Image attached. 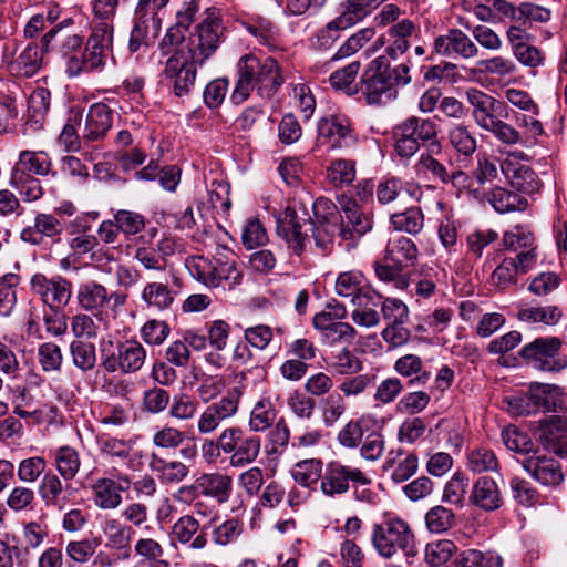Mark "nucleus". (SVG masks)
Masks as SVG:
<instances>
[{"mask_svg":"<svg viewBox=\"0 0 567 567\" xmlns=\"http://www.w3.org/2000/svg\"><path fill=\"white\" fill-rule=\"evenodd\" d=\"M284 82L281 68L276 59L245 54L237 62V81L230 101L235 105L243 104L252 91L261 99H270Z\"/></svg>","mask_w":567,"mask_h":567,"instance_id":"1","label":"nucleus"},{"mask_svg":"<svg viewBox=\"0 0 567 567\" xmlns=\"http://www.w3.org/2000/svg\"><path fill=\"white\" fill-rule=\"evenodd\" d=\"M474 123L483 131L491 133L499 143L508 146L522 143L520 132L505 122L507 106L503 101L476 89L465 91Z\"/></svg>","mask_w":567,"mask_h":567,"instance_id":"2","label":"nucleus"},{"mask_svg":"<svg viewBox=\"0 0 567 567\" xmlns=\"http://www.w3.org/2000/svg\"><path fill=\"white\" fill-rule=\"evenodd\" d=\"M234 252L225 246L217 247L214 259L203 256L187 261L190 275L207 287L217 288L224 284L231 289L240 284L243 274L233 259Z\"/></svg>","mask_w":567,"mask_h":567,"instance_id":"3","label":"nucleus"},{"mask_svg":"<svg viewBox=\"0 0 567 567\" xmlns=\"http://www.w3.org/2000/svg\"><path fill=\"white\" fill-rule=\"evenodd\" d=\"M371 543L379 556L390 559L399 553L414 557L415 537L409 524L401 518H389L381 524H374L371 532Z\"/></svg>","mask_w":567,"mask_h":567,"instance_id":"4","label":"nucleus"},{"mask_svg":"<svg viewBox=\"0 0 567 567\" xmlns=\"http://www.w3.org/2000/svg\"><path fill=\"white\" fill-rule=\"evenodd\" d=\"M223 32L224 27L219 19V11L210 10L197 25L195 32L190 33L187 39L184 38L177 50H185L192 60L204 63L216 52Z\"/></svg>","mask_w":567,"mask_h":567,"instance_id":"5","label":"nucleus"},{"mask_svg":"<svg viewBox=\"0 0 567 567\" xmlns=\"http://www.w3.org/2000/svg\"><path fill=\"white\" fill-rule=\"evenodd\" d=\"M30 290L49 310H59L69 306L73 285L62 275L49 277L37 272L30 279Z\"/></svg>","mask_w":567,"mask_h":567,"instance_id":"6","label":"nucleus"},{"mask_svg":"<svg viewBox=\"0 0 567 567\" xmlns=\"http://www.w3.org/2000/svg\"><path fill=\"white\" fill-rule=\"evenodd\" d=\"M353 485L365 486L372 483V478L359 467L346 465L340 461H331L326 464L320 482V491L328 497L346 494Z\"/></svg>","mask_w":567,"mask_h":567,"instance_id":"7","label":"nucleus"},{"mask_svg":"<svg viewBox=\"0 0 567 567\" xmlns=\"http://www.w3.org/2000/svg\"><path fill=\"white\" fill-rule=\"evenodd\" d=\"M312 210V237L317 247L328 252L332 249L336 237H340L341 214L330 199L323 197L315 200Z\"/></svg>","mask_w":567,"mask_h":567,"instance_id":"8","label":"nucleus"},{"mask_svg":"<svg viewBox=\"0 0 567 567\" xmlns=\"http://www.w3.org/2000/svg\"><path fill=\"white\" fill-rule=\"evenodd\" d=\"M561 341L557 337L536 338L525 344L520 357L535 369L547 372H559L567 367V359L559 354Z\"/></svg>","mask_w":567,"mask_h":567,"instance_id":"9","label":"nucleus"},{"mask_svg":"<svg viewBox=\"0 0 567 567\" xmlns=\"http://www.w3.org/2000/svg\"><path fill=\"white\" fill-rule=\"evenodd\" d=\"M388 56L380 55L372 60L362 75V92L368 104H386L396 99L394 89L386 74Z\"/></svg>","mask_w":567,"mask_h":567,"instance_id":"10","label":"nucleus"},{"mask_svg":"<svg viewBox=\"0 0 567 567\" xmlns=\"http://www.w3.org/2000/svg\"><path fill=\"white\" fill-rule=\"evenodd\" d=\"M339 204L342 220V223H340V238L346 244V249L350 250L372 229L373 221L355 200L349 197H342Z\"/></svg>","mask_w":567,"mask_h":567,"instance_id":"11","label":"nucleus"},{"mask_svg":"<svg viewBox=\"0 0 567 567\" xmlns=\"http://www.w3.org/2000/svg\"><path fill=\"white\" fill-rule=\"evenodd\" d=\"M101 358L102 367L110 373L118 370L123 373H135L145 363L146 350L140 341L128 339L117 343L116 353L105 354L102 349Z\"/></svg>","mask_w":567,"mask_h":567,"instance_id":"12","label":"nucleus"},{"mask_svg":"<svg viewBox=\"0 0 567 567\" xmlns=\"http://www.w3.org/2000/svg\"><path fill=\"white\" fill-rule=\"evenodd\" d=\"M239 396L240 392L234 389L219 400L208 404L197 417V432L200 435L212 434L224 422L234 417L239 409Z\"/></svg>","mask_w":567,"mask_h":567,"instance_id":"13","label":"nucleus"},{"mask_svg":"<svg viewBox=\"0 0 567 567\" xmlns=\"http://www.w3.org/2000/svg\"><path fill=\"white\" fill-rule=\"evenodd\" d=\"M198 64L200 63L192 60L185 50H176L166 60L164 74L167 79L174 80L175 95L181 97L189 93L195 85Z\"/></svg>","mask_w":567,"mask_h":567,"instance_id":"14","label":"nucleus"},{"mask_svg":"<svg viewBox=\"0 0 567 567\" xmlns=\"http://www.w3.org/2000/svg\"><path fill=\"white\" fill-rule=\"evenodd\" d=\"M210 10L217 9L207 6L205 0L184 1L176 11L175 24L167 30L162 43L164 45H178L184 40L189 25L198 19L203 20Z\"/></svg>","mask_w":567,"mask_h":567,"instance_id":"15","label":"nucleus"},{"mask_svg":"<svg viewBox=\"0 0 567 567\" xmlns=\"http://www.w3.org/2000/svg\"><path fill=\"white\" fill-rule=\"evenodd\" d=\"M306 210L288 206L277 220V233L287 243L288 247L300 255L307 240L302 227L307 224Z\"/></svg>","mask_w":567,"mask_h":567,"instance_id":"16","label":"nucleus"},{"mask_svg":"<svg viewBox=\"0 0 567 567\" xmlns=\"http://www.w3.org/2000/svg\"><path fill=\"white\" fill-rule=\"evenodd\" d=\"M131 478L126 474L112 477H99L91 486L92 499L96 507L101 509H115L122 502V494L128 489Z\"/></svg>","mask_w":567,"mask_h":567,"instance_id":"17","label":"nucleus"},{"mask_svg":"<svg viewBox=\"0 0 567 567\" xmlns=\"http://www.w3.org/2000/svg\"><path fill=\"white\" fill-rule=\"evenodd\" d=\"M522 466L543 486L556 487L564 482L560 463L546 454L535 452L522 461Z\"/></svg>","mask_w":567,"mask_h":567,"instance_id":"18","label":"nucleus"},{"mask_svg":"<svg viewBox=\"0 0 567 567\" xmlns=\"http://www.w3.org/2000/svg\"><path fill=\"white\" fill-rule=\"evenodd\" d=\"M538 442L559 457H567V415H554L539 421Z\"/></svg>","mask_w":567,"mask_h":567,"instance_id":"19","label":"nucleus"},{"mask_svg":"<svg viewBox=\"0 0 567 567\" xmlns=\"http://www.w3.org/2000/svg\"><path fill=\"white\" fill-rule=\"evenodd\" d=\"M334 290L339 297L350 299L353 306H367L378 298L374 289L363 286V274L358 270L339 274Z\"/></svg>","mask_w":567,"mask_h":567,"instance_id":"20","label":"nucleus"},{"mask_svg":"<svg viewBox=\"0 0 567 567\" xmlns=\"http://www.w3.org/2000/svg\"><path fill=\"white\" fill-rule=\"evenodd\" d=\"M73 25L72 18H65L53 25L41 39L42 50L58 49L63 56H72L71 54L80 49L83 42L82 37L72 32Z\"/></svg>","mask_w":567,"mask_h":567,"instance_id":"21","label":"nucleus"},{"mask_svg":"<svg viewBox=\"0 0 567 567\" xmlns=\"http://www.w3.org/2000/svg\"><path fill=\"white\" fill-rule=\"evenodd\" d=\"M38 494L47 507L64 511L74 494V488L58 474L47 472L40 481Z\"/></svg>","mask_w":567,"mask_h":567,"instance_id":"22","label":"nucleus"},{"mask_svg":"<svg viewBox=\"0 0 567 567\" xmlns=\"http://www.w3.org/2000/svg\"><path fill=\"white\" fill-rule=\"evenodd\" d=\"M207 525L200 527L199 522L190 514L181 516L172 526L173 538L192 550H203L208 545Z\"/></svg>","mask_w":567,"mask_h":567,"instance_id":"23","label":"nucleus"},{"mask_svg":"<svg viewBox=\"0 0 567 567\" xmlns=\"http://www.w3.org/2000/svg\"><path fill=\"white\" fill-rule=\"evenodd\" d=\"M318 140L332 148H341L353 143L354 137L348 117L331 115L318 123Z\"/></svg>","mask_w":567,"mask_h":567,"instance_id":"24","label":"nucleus"},{"mask_svg":"<svg viewBox=\"0 0 567 567\" xmlns=\"http://www.w3.org/2000/svg\"><path fill=\"white\" fill-rule=\"evenodd\" d=\"M434 51L444 56L471 59L478 54L477 45L460 29H451L434 40Z\"/></svg>","mask_w":567,"mask_h":567,"instance_id":"25","label":"nucleus"},{"mask_svg":"<svg viewBox=\"0 0 567 567\" xmlns=\"http://www.w3.org/2000/svg\"><path fill=\"white\" fill-rule=\"evenodd\" d=\"M64 224L52 214L40 213L34 217L33 225L22 229L20 238L31 245H41L45 238L59 240Z\"/></svg>","mask_w":567,"mask_h":567,"instance_id":"26","label":"nucleus"},{"mask_svg":"<svg viewBox=\"0 0 567 567\" xmlns=\"http://www.w3.org/2000/svg\"><path fill=\"white\" fill-rule=\"evenodd\" d=\"M161 30L162 19L158 13L135 11V22L128 42L130 51L137 52L142 47H148L159 35Z\"/></svg>","mask_w":567,"mask_h":567,"instance_id":"27","label":"nucleus"},{"mask_svg":"<svg viewBox=\"0 0 567 567\" xmlns=\"http://www.w3.org/2000/svg\"><path fill=\"white\" fill-rule=\"evenodd\" d=\"M106 287L96 280H87L79 285L75 299L76 303L85 312H91L100 322L104 320L102 312L105 309Z\"/></svg>","mask_w":567,"mask_h":567,"instance_id":"28","label":"nucleus"},{"mask_svg":"<svg viewBox=\"0 0 567 567\" xmlns=\"http://www.w3.org/2000/svg\"><path fill=\"white\" fill-rule=\"evenodd\" d=\"M112 123L113 112L106 104H92L85 117L82 138L85 142L102 140L111 128Z\"/></svg>","mask_w":567,"mask_h":567,"instance_id":"29","label":"nucleus"},{"mask_svg":"<svg viewBox=\"0 0 567 567\" xmlns=\"http://www.w3.org/2000/svg\"><path fill=\"white\" fill-rule=\"evenodd\" d=\"M419 468V458L412 452H405L402 449L389 451L382 465L384 472L391 471V480L396 483H403L411 478Z\"/></svg>","mask_w":567,"mask_h":567,"instance_id":"30","label":"nucleus"},{"mask_svg":"<svg viewBox=\"0 0 567 567\" xmlns=\"http://www.w3.org/2000/svg\"><path fill=\"white\" fill-rule=\"evenodd\" d=\"M111 52L99 47L85 44L81 56H70L66 61V72L70 76H78L83 72H102Z\"/></svg>","mask_w":567,"mask_h":567,"instance_id":"31","label":"nucleus"},{"mask_svg":"<svg viewBox=\"0 0 567 567\" xmlns=\"http://www.w3.org/2000/svg\"><path fill=\"white\" fill-rule=\"evenodd\" d=\"M470 503L485 512L498 509L503 505V496L497 483L488 476L477 478L472 487Z\"/></svg>","mask_w":567,"mask_h":567,"instance_id":"32","label":"nucleus"},{"mask_svg":"<svg viewBox=\"0 0 567 567\" xmlns=\"http://www.w3.org/2000/svg\"><path fill=\"white\" fill-rule=\"evenodd\" d=\"M148 467L156 475L163 485H177L189 475L190 468L178 460L167 461L155 453H152Z\"/></svg>","mask_w":567,"mask_h":567,"instance_id":"33","label":"nucleus"},{"mask_svg":"<svg viewBox=\"0 0 567 567\" xmlns=\"http://www.w3.org/2000/svg\"><path fill=\"white\" fill-rule=\"evenodd\" d=\"M52 168V159L48 152L24 150L19 153L18 161L11 171L44 177L55 175Z\"/></svg>","mask_w":567,"mask_h":567,"instance_id":"34","label":"nucleus"},{"mask_svg":"<svg viewBox=\"0 0 567 567\" xmlns=\"http://www.w3.org/2000/svg\"><path fill=\"white\" fill-rule=\"evenodd\" d=\"M501 171L511 185L520 192L533 193L538 188L536 173L526 165L507 158L501 163Z\"/></svg>","mask_w":567,"mask_h":567,"instance_id":"35","label":"nucleus"},{"mask_svg":"<svg viewBox=\"0 0 567 567\" xmlns=\"http://www.w3.org/2000/svg\"><path fill=\"white\" fill-rule=\"evenodd\" d=\"M52 464L56 474L68 483L73 481L81 468V457L78 450L70 445H62L50 451Z\"/></svg>","mask_w":567,"mask_h":567,"instance_id":"36","label":"nucleus"},{"mask_svg":"<svg viewBox=\"0 0 567 567\" xmlns=\"http://www.w3.org/2000/svg\"><path fill=\"white\" fill-rule=\"evenodd\" d=\"M200 494L215 499L218 504L227 503L233 493V480L221 473H206L198 480Z\"/></svg>","mask_w":567,"mask_h":567,"instance_id":"37","label":"nucleus"},{"mask_svg":"<svg viewBox=\"0 0 567 567\" xmlns=\"http://www.w3.org/2000/svg\"><path fill=\"white\" fill-rule=\"evenodd\" d=\"M384 256H386V259L406 268L413 266L417 260L419 249L412 239L399 236L389 240Z\"/></svg>","mask_w":567,"mask_h":567,"instance_id":"38","label":"nucleus"},{"mask_svg":"<svg viewBox=\"0 0 567 567\" xmlns=\"http://www.w3.org/2000/svg\"><path fill=\"white\" fill-rule=\"evenodd\" d=\"M42 62V50L37 44H29L10 63V72L19 78H31L40 69Z\"/></svg>","mask_w":567,"mask_h":567,"instance_id":"39","label":"nucleus"},{"mask_svg":"<svg viewBox=\"0 0 567 567\" xmlns=\"http://www.w3.org/2000/svg\"><path fill=\"white\" fill-rule=\"evenodd\" d=\"M103 534L106 537L105 546L111 549H127L135 534L134 529L117 518H107L103 523Z\"/></svg>","mask_w":567,"mask_h":567,"instance_id":"40","label":"nucleus"},{"mask_svg":"<svg viewBox=\"0 0 567 567\" xmlns=\"http://www.w3.org/2000/svg\"><path fill=\"white\" fill-rule=\"evenodd\" d=\"M385 0H346L340 4L338 18L348 28L363 20Z\"/></svg>","mask_w":567,"mask_h":567,"instance_id":"41","label":"nucleus"},{"mask_svg":"<svg viewBox=\"0 0 567 567\" xmlns=\"http://www.w3.org/2000/svg\"><path fill=\"white\" fill-rule=\"evenodd\" d=\"M394 370L402 377L411 378L408 386L423 385L430 379V373L423 371V362L415 354H405L394 363Z\"/></svg>","mask_w":567,"mask_h":567,"instance_id":"42","label":"nucleus"},{"mask_svg":"<svg viewBox=\"0 0 567 567\" xmlns=\"http://www.w3.org/2000/svg\"><path fill=\"white\" fill-rule=\"evenodd\" d=\"M414 122H401L393 128V146L400 157H411L419 148L420 144L412 136L417 128Z\"/></svg>","mask_w":567,"mask_h":567,"instance_id":"43","label":"nucleus"},{"mask_svg":"<svg viewBox=\"0 0 567 567\" xmlns=\"http://www.w3.org/2000/svg\"><path fill=\"white\" fill-rule=\"evenodd\" d=\"M529 395L535 408L544 411H556L561 404V389L554 384L536 383L530 386Z\"/></svg>","mask_w":567,"mask_h":567,"instance_id":"44","label":"nucleus"},{"mask_svg":"<svg viewBox=\"0 0 567 567\" xmlns=\"http://www.w3.org/2000/svg\"><path fill=\"white\" fill-rule=\"evenodd\" d=\"M134 554L151 567H169V561L163 559L164 547L152 537H140L134 544Z\"/></svg>","mask_w":567,"mask_h":567,"instance_id":"45","label":"nucleus"},{"mask_svg":"<svg viewBox=\"0 0 567 567\" xmlns=\"http://www.w3.org/2000/svg\"><path fill=\"white\" fill-rule=\"evenodd\" d=\"M9 185L22 196L24 202H37L44 194L40 179L24 173L11 171Z\"/></svg>","mask_w":567,"mask_h":567,"instance_id":"46","label":"nucleus"},{"mask_svg":"<svg viewBox=\"0 0 567 567\" xmlns=\"http://www.w3.org/2000/svg\"><path fill=\"white\" fill-rule=\"evenodd\" d=\"M142 300L147 307L156 308L159 311L171 309L174 303V293L167 285L163 282H148L142 290Z\"/></svg>","mask_w":567,"mask_h":567,"instance_id":"47","label":"nucleus"},{"mask_svg":"<svg viewBox=\"0 0 567 567\" xmlns=\"http://www.w3.org/2000/svg\"><path fill=\"white\" fill-rule=\"evenodd\" d=\"M390 223L398 231L417 235L424 226V214L420 207H409L403 212L392 214Z\"/></svg>","mask_w":567,"mask_h":567,"instance_id":"48","label":"nucleus"},{"mask_svg":"<svg viewBox=\"0 0 567 567\" xmlns=\"http://www.w3.org/2000/svg\"><path fill=\"white\" fill-rule=\"evenodd\" d=\"M260 447V437L245 433L230 455V465L233 467H244L251 464L258 457Z\"/></svg>","mask_w":567,"mask_h":567,"instance_id":"49","label":"nucleus"},{"mask_svg":"<svg viewBox=\"0 0 567 567\" xmlns=\"http://www.w3.org/2000/svg\"><path fill=\"white\" fill-rule=\"evenodd\" d=\"M277 416L276 409L269 398L259 399L249 416V429L252 432H264L270 429Z\"/></svg>","mask_w":567,"mask_h":567,"instance_id":"50","label":"nucleus"},{"mask_svg":"<svg viewBox=\"0 0 567 567\" xmlns=\"http://www.w3.org/2000/svg\"><path fill=\"white\" fill-rule=\"evenodd\" d=\"M374 271L377 277L388 284H392L396 289L404 290L409 286V278L403 272L404 267L386 259V256L382 260L374 261Z\"/></svg>","mask_w":567,"mask_h":567,"instance_id":"51","label":"nucleus"},{"mask_svg":"<svg viewBox=\"0 0 567 567\" xmlns=\"http://www.w3.org/2000/svg\"><path fill=\"white\" fill-rule=\"evenodd\" d=\"M458 567H503L504 559L495 550L466 549L462 551L457 559Z\"/></svg>","mask_w":567,"mask_h":567,"instance_id":"52","label":"nucleus"},{"mask_svg":"<svg viewBox=\"0 0 567 567\" xmlns=\"http://www.w3.org/2000/svg\"><path fill=\"white\" fill-rule=\"evenodd\" d=\"M493 208L501 213L514 210H524L527 206V199L517 193H512L502 187H496L487 196Z\"/></svg>","mask_w":567,"mask_h":567,"instance_id":"53","label":"nucleus"},{"mask_svg":"<svg viewBox=\"0 0 567 567\" xmlns=\"http://www.w3.org/2000/svg\"><path fill=\"white\" fill-rule=\"evenodd\" d=\"M517 318L526 323H543L555 326L563 318V311L557 306L528 307L520 309Z\"/></svg>","mask_w":567,"mask_h":567,"instance_id":"54","label":"nucleus"},{"mask_svg":"<svg viewBox=\"0 0 567 567\" xmlns=\"http://www.w3.org/2000/svg\"><path fill=\"white\" fill-rule=\"evenodd\" d=\"M466 460L468 470L476 474L497 473L499 470V462L494 451L484 446L468 451Z\"/></svg>","mask_w":567,"mask_h":567,"instance_id":"55","label":"nucleus"},{"mask_svg":"<svg viewBox=\"0 0 567 567\" xmlns=\"http://www.w3.org/2000/svg\"><path fill=\"white\" fill-rule=\"evenodd\" d=\"M513 499L520 506L530 508L543 504L539 492L526 480L514 476L509 481Z\"/></svg>","mask_w":567,"mask_h":567,"instance_id":"56","label":"nucleus"},{"mask_svg":"<svg viewBox=\"0 0 567 567\" xmlns=\"http://www.w3.org/2000/svg\"><path fill=\"white\" fill-rule=\"evenodd\" d=\"M322 461L319 458H308L296 463L291 470L293 480L303 487H310L322 478Z\"/></svg>","mask_w":567,"mask_h":567,"instance_id":"57","label":"nucleus"},{"mask_svg":"<svg viewBox=\"0 0 567 567\" xmlns=\"http://www.w3.org/2000/svg\"><path fill=\"white\" fill-rule=\"evenodd\" d=\"M477 69L474 72L485 73L488 75L505 79L513 75L517 71L515 62L503 55H495L476 63Z\"/></svg>","mask_w":567,"mask_h":567,"instance_id":"58","label":"nucleus"},{"mask_svg":"<svg viewBox=\"0 0 567 567\" xmlns=\"http://www.w3.org/2000/svg\"><path fill=\"white\" fill-rule=\"evenodd\" d=\"M329 365L339 375L357 374L363 368L362 361L348 348L332 352Z\"/></svg>","mask_w":567,"mask_h":567,"instance_id":"59","label":"nucleus"},{"mask_svg":"<svg viewBox=\"0 0 567 567\" xmlns=\"http://www.w3.org/2000/svg\"><path fill=\"white\" fill-rule=\"evenodd\" d=\"M61 10L58 6H49L45 10L34 13L24 25L25 38H37L49 24H53L60 18Z\"/></svg>","mask_w":567,"mask_h":567,"instance_id":"60","label":"nucleus"},{"mask_svg":"<svg viewBox=\"0 0 567 567\" xmlns=\"http://www.w3.org/2000/svg\"><path fill=\"white\" fill-rule=\"evenodd\" d=\"M99 322L91 312H79L71 317V332L78 339H95L100 330Z\"/></svg>","mask_w":567,"mask_h":567,"instance_id":"61","label":"nucleus"},{"mask_svg":"<svg viewBox=\"0 0 567 567\" xmlns=\"http://www.w3.org/2000/svg\"><path fill=\"white\" fill-rule=\"evenodd\" d=\"M456 551L455 544L450 539H440L429 543L425 547V561L433 567L446 564Z\"/></svg>","mask_w":567,"mask_h":567,"instance_id":"62","label":"nucleus"},{"mask_svg":"<svg viewBox=\"0 0 567 567\" xmlns=\"http://www.w3.org/2000/svg\"><path fill=\"white\" fill-rule=\"evenodd\" d=\"M73 364L83 372L90 371L96 363L95 346L90 342L75 340L70 344Z\"/></svg>","mask_w":567,"mask_h":567,"instance_id":"63","label":"nucleus"},{"mask_svg":"<svg viewBox=\"0 0 567 567\" xmlns=\"http://www.w3.org/2000/svg\"><path fill=\"white\" fill-rule=\"evenodd\" d=\"M327 177L337 187L348 186L355 178V163L351 159H336L329 165Z\"/></svg>","mask_w":567,"mask_h":567,"instance_id":"64","label":"nucleus"}]
</instances>
